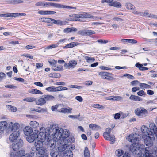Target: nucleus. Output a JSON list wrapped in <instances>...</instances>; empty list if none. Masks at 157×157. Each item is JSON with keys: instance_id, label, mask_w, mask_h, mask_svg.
Segmentation results:
<instances>
[{"instance_id": "46", "label": "nucleus", "mask_w": 157, "mask_h": 157, "mask_svg": "<svg viewBox=\"0 0 157 157\" xmlns=\"http://www.w3.org/2000/svg\"><path fill=\"white\" fill-rule=\"evenodd\" d=\"M52 69L54 71H61L63 70V67L61 65H59L57 66H54L52 67Z\"/></svg>"}, {"instance_id": "28", "label": "nucleus", "mask_w": 157, "mask_h": 157, "mask_svg": "<svg viewBox=\"0 0 157 157\" xmlns=\"http://www.w3.org/2000/svg\"><path fill=\"white\" fill-rule=\"evenodd\" d=\"M44 96L46 102L47 101H53L55 99V97L52 95L48 94L45 95Z\"/></svg>"}, {"instance_id": "6", "label": "nucleus", "mask_w": 157, "mask_h": 157, "mask_svg": "<svg viewBox=\"0 0 157 157\" xmlns=\"http://www.w3.org/2000/svg\"><path fill=\"white\" fill-rule=\"evenodd\" d=\"M111 131V129L110 128H106L103 134V136L105 140L110 141L111 144H113L115 141V137L114 135H110Z\"/></svg>"}, {"instance_id": "62", "label": "nucleus", "mask_w": 157, "mask_h": 157, "mask_svg": "<svg viewBox=\"0 0 157 157\" xmlns=\"http://www.w3.org/2000/svg\"><path fill=\"white\" fill-rule=\"evenodd\" d=\"M138 95L140 96H143L145 95V93L143 90H141L139 91L137 93Z\"/></svg>"}, {"instance_id": "51", "label": "nucleus", "mask_w": 157, "mask_h": 157, "mask_svg": "<svg viewBox=\"0 0 157 157\" xmlns=\"http://www.w3.org/2000/svg\"><path fill=\"white\" fill-rule=\"evenodd\" d=\"M45 90L49 92H55V87L53 86H51L49 87L46 88Z\"/></svg>"}, {"instance_id": "21", "label": "nucleus", "mask_w": 157, "mask_h": 157, "mask_svg": "<svg viewBox=\"0 0 157 157\" xmlns=\"http://www.w3.org/2000/svg\"><path fill=\"white\" fill-rule=\"evenodd\" d=\"M8 125V123L6 121H1L0 122V131H3L6 128Z\"/></svg>"}, {"instance_id": "27", "label": "nucleus", "mask_w": 157, "mask_h": 157, "mask_svg": "<svg viewBox=\"0 0 157 157\" xmlns=\"http://www.w3.org/2000/svg\"><path fill=\"white\" fill-rule=\"evenodd\" d=\"M69 135V132L67 130H63V132L62 135V137L61 138H62L63 139H66V138L68 137Z\"/></svg>"}, {"instance_id": "18", "label": "nucleus", "mask_w": 157, "mask_h": 157, "mask_svg": "<svg viewBox=\"0 0 157 157\" xmlns=\"http://www.w3.org/2000/svg\"><path fill=\"white\" fill-rule=\"evenodd\" d=\"M56 12L54 11H43L39 10L38 11V13L40 15H53L56 13Z\"/></svg>"}, {"instance_id": "2", "label": "nucleus", "mask_w": 157, "mask_h": 157, "mask_svg": "<svg viewBox=\"0 0 157 157\" xmlns=\"http://www.w3.org/2000/svg\"><path fill=\"white\" fill-rule=\"evenodd\" d=\"M23 144L22 140L19 139L16 143H13L12 145L13 149L10 156L11 157H21V156L25 155V152L24 150H19V148L21 147Z\"/></svg>"}, {"instance_id": "12", "label": "nucleus", "mask_w": 157, "mask_h": 157, "mask_svg": "<svg viewBox=\"0 0 157 157\" xmlns=\"http://www.w3.org/2000/svg\"><path fill=\"white\" fill-rule=\"evenodd\" d=\"M77 64V62L75 60L70 61L68 63H65L64 67L67 69H69L74 68Z\"/></svg>"}, {"instance_id": "42", "label": "nucleus", "mask_w": 157, "mask_h": 157, "mask_svg": "<svg viewBox=\"0 0 157 157\" xmlns=\"http://www.w3.org/2000/svg\"><path fill=\"white\" fill-rule=\"evenodd\" d=\"M90 145V146L92 147H91V148L90 149V151H91V155H94V151L93 150L95 148V144L94 142L93 141H91Z\"/></svg>"}, {"instance_id": "39", "label": "nucleus", "mask_w": 157, "mask_h": 157, "mask_svg": "<svg viewBox=\"0 0 157 157\" xmlns=\"http://www.w3.org/2000/svg\"><path fill=\"white\" fill-rule=\"evenodd\" d=\"M102 18L99 17L93 16L91 14H89V21H92L93 20L100 19Z\"/></svg>"}, {"instance_id": "11", "label": "nucleus", "mask_w": 157, "mask_h": 157, "mask_svg": "<svg viewBox=\"0 0 157 157\" xmlns=\"http://www.w3.org/2000/svg\"><path fill=\"white\" fill-rule=\"evenodd\" d=\"M39 131L37 129L35 130L34 131L33 133L31 134L30 135L27 136L26 137L27 140L30 143L33 142L35 140L37 134Z\"/></svg>"}, {"instance_id": "59", "label": "nucleus", "mask_w": 157, "mask_h": 157, "mask_svg": "<svg viewBox=\"0 0 157 157\" xmlns=\"http://www.w3.org/2000/svg\"><path fill=\"white\" fill-rule=\"evenodd\" d=\"M105 79L109 81H111L115 80V78L113 77L110 76V75H107Z\"/></svg>"}, {"instance_id": "56", "label": "nucleus", "mask_w": 157, "mask_h": 157, "mask_svg": "<svg viewBox=\"0 0 157 157\" xmlns=\"http://www.w3.org/2000/svg\"><path fill=\"white\" fill-rule=\"evenodd\" d=\"M84 157H88V149L87 147H86L84 151Z\"/></svg>"}, {"instance_id": "26", "label": "nucleus", "mask_w": 157, "mask_h": 157, "mask_svg": "<svg viewBox=\"0 0 157 157\" xmlns=\"http://www.w3.org/2000/svg\"><path fill=\"white\" fill-rule=\"evenodd\" d=\"M29 125L31 127L34 128H37L39 126V123L36 121H31L29 123Z\"/></svg>"}, {"instance_id": "16", "label": "nucleus", "mask_w": 157, "mask_h": 157, "mask_svg": "<svg viewBox=\"0 0 157 157\" xmlns=\"http://www.w3.org/2000/svg\"><path fill=\"white\" fill-rule=\"evenodd\" d=\"M24 134L26 136H28L31 134L33 132L32 128L30 126H26L23 129Z\"/></svg>"}, {"instance_id": "63", "label": "nucleus", "mask_w": 157, "mask_h": 157, "mask_svg": "<svg viewBox=\"0 0 157 157\" xmlns=\"http://www.w3.org/2000/svg\"><path fill=\"white\" fill-rule=\"evenodd\" d=\"M42 21L44 22L50 23V18H43Z\"/></svg>"}, {"instance_id": "25", "label": "nucleus", "mask_w": 157, "mask_h": 157, "mask_svg": "<svg viewBox=\"0 0 157 157\" xmlns=\"http://www.w3.org/2000/svg\"><path fill=\"white\" fill-rule=\"evenodd\" d=\"M129 99L132 100L136 101H142L143 100L138 96L131 95L129 97Z\"/></svg>"}, {"instance_id": "7", "label": "nucleus", "mask_w": 157, "mask_h": 157, "mask_svg": "<svg viewBox=\"0 0 157 157\" xmlns=\"http://www.w3.org/2000/svg\"><path fill=\"white\" fill-rule=\"evenodd\" d=\"M140 136L136 133L132 134L130 135L127 138V140L133 144H139Z\"/></svg>"}, {"instance_id": "55", "label": "nucleus", "mask_w": 157, "mask_h": 157, "mask_svg": "<svg viewBox=\"0 0 157 157\" xmlns=\"http://www.w3.org/2000/svg\"><path fill=\"white\" fill-rule=\"evenodd\" d=\"M37 148L36 146L33 147L31 148V154H33V155L35 152H36L37 153Z\"/></svg>"}, {"instance_id": "10", "label": "nucleus", "mask_w": 157, "mask_h": 157, "mask_svg": "<svg viewBox=\"0 0 157 157\" xmlns=\"http://www.w3.org/2000/svg\"><path fill=\"white\" fill-rule=\"evenodd\" d=\"M135 113L138 116H143L148 114L147 111L143 107L138 108L135 110Z\"/></svg>"}, {"instance_id": "5", "label": "nucleus", "mask_w": 157, "mask_h": 157, "mask_svg": "<svg viewBox=\"0 0 157 157\" xmlns=\"http://www.w3.org/2000/svg\"><path fill=\"white\" fill-rule=\"evenodd\" d=\"M139 157H157V147H154L152 150L149 147L146 148L144 153Z\"/></svg>"}, {"instance_id": "19", "label": "nucleus", "mask_w": 157, "mask_h": 157, "mask_svg": "<svg viewBox=\"0 0 157 157\" xmlns=\"http://www.w3.org/2000/svg\"><path fill=\"white\" fill-rule=\"evenodd\" d=\"M139 144H133L130 146V150L132 153H135L136 154V151H137L138 148L139 147Z\"/></svg>"}, {"instance_id": "31", "label": "nucleus", "mask_w": 157, "mask_h": 157, "mask_svg": "<svg viewBox=\"0 0 157 157\" xmlns=\"http://www.w3.org/2000/svg\"><path fill=\"white\" fill-rule=\"evenodd\" d=\"M109 5L110 6H114L117 8H121V4L119 2L117 1L112 2Z\"/></svg>"}, {"instance_id": "47", "label": "nucleus", "mask_w": 157, "mask_h": 157, "mask_svg": "<svg viewBox=\"0 0 157 157\" xmlns=\"http://www.w3.org/2000/svg\"><path fill=\"white\" fill-rule=\"evenodd\" d=\"M88 17V14L86 13H83L82 14H77V18H87Z\"/></svg>"}, {"instance_id": "17", "label": "nucleus", "mask_w": 157, "mask_h": 157, "mask_svg": "<svg viewBox=\"0 0 157 157\" xmlns=\"http://www.w3.org/2000/svg\"><path fill=\"white\" fill-rule=\"evenodd\" d=\"M122 97L119 96H113L105 98V99L112 101H119L122 100Z\"/></svg>"}, {"instance_id": "45", "label": "nucleus", "mask_w": 157, "mask_h": 157, "mask_svg": "<svg viewBox=\"0 0 157 157\" xmlns=\"http://www.w3.org/2000/svg\"><path fill=\"white\" fill-rule=\"evenodd\" d=\"M62 4L54 2H51V6L53 7H54L59 8H62Z\"/></svg>"}, {"instance_id": "23", "label": "nucleus", "mask_w": 157, "mask_h": 157, "mask_svg": "<svg viewBox=\"0 0 157 157\" xmlns=\"http://www.w3.org/2000/svg\"><path fill=\"white\" fill-rule=\"evenodd\" d=\"M79 43L78 42H72L70 43L67 44L63 47L64 49H67L68 48H71L74 47L75 46L79 45Z\"/></svg>"}, {"instance_id": "24", "label": "nucleus", "mask_w": 157, "mask_h": 157, "mask_svg": "<svg viewBox=\"0 0 157 157\" xmlns=\"http://www.w3.org/2000/svg\"><path fill=\"white\" fill-rule=\"evenodd\" d=\"M26 15V14L25 13H11V17L12 18H15L17 17L25 16Z\"/></svg>"}, {"instance_id": "30", "label": "nucleus", "mask_w": 157, "mask_h": 157, "mask_svg": "<svg viewBox=\"0 0 157 157\" xmlns=\"http://www.w3.org/2000/svg\"><path fill=\"white\" fill-rule=\"evenodd\" d=\"M59 45V43L56 44H53L51 45L47 46L44 49L45 50H48L52 49L53 48H55L58 47Z\"/></svg>"}, {"instance_id": "8", "label": "nucleus", "mask_w": 157, "mask_h": 157, "mask_svg": "<svg viewBox=\"0 0 157 157\" xmlns=\"http://www.w3.org/2000/svg\"><path fill=\"white\" fill-rule=\"evenodd\" d=\"M8 127L11 130L12 132L19 131L18 130L20 127L19 123L16 122H10L8 123Z\"/></svg>"}, {"instance_id": "50", "label": "nucleus", "mask_w": 157, "mask_h": 157, "mask_svg": "<svg viewBox=\"0 0 157 157\" xmlns=\"http://www.w3.org/2000/svg\"><path fill=\"white\" fill-rule=\"evenodd\" d=\"M102 23H103L100 22H93L90 23V26H91V27H95L98 25H101Z\"/></svg>"}, {"instance_id": "4", "label": "nucleus", "mask_w": 157, "mask_h": 157, "mask_svg": "<svg viewBox=\"0 0 157 157\" xmlns=\"http://www.w3.org/2000/svg\"><path fill=\"white\" fill-rule=\"evenodd\" d=\"M67 140L61 138L60 140L58 141L57 142V148H58L59 152L62 153L66 151L67 149H70L71 148H72L69 146L67 145L66 144Z\"/></svg>"}, {"instance_id": "33", "label": "nucleus", "mask_w": 157, "mask_h": 157, "mask_svg": "<svg viewBox=\"0 0 157 157\" xmlns=\"http://www.w3.org/2000/svg\"><path fill=\"white\" fill-rule=\"evenodd\" d=\"M136 67L138 68L141 71H145L148 70V68L147 67H143V64H140L139 63H136L135 65Z\"/></svg>"}, {"instance_id": "29", "label": "nucleus", "mask_w": 157, "mask_h": 157, "mask_svg": "<svg viewBox=\"0 0 157 157\" xmlns=\"http://www.w3.org/2000/svg\"><path fill=\"white\" fill-rule=\"evenodd\" d=\"M29 93L33 94H38L40 95H42L43 94V93L40 90L35 89H32L29 91Z\"/></svg>"}, {"instance_id": "35", "label": "nucleus", "mask_w": 157, "mask_h": 157, "mask_svg": "<svg viewBox=\"0 0 157 157\" xmlns=\"http://www.w3.org/2000/svg\"><path fill=\"white\" fill-rule=\"evenodd\" d=\"M99 75L102 78L105 79L107 75H111L112 74L106 72H99Z\"/></svg>"}, {"instance_id": "15", "label": "nucleus", "mask_w": 157, "mask_h": 157, "mask_svg": "<svg viewBox=\"0 0 157 157\" xmlns=\"http://www.w3.org/2000/svg\"><path fill=\"white\" fill-rule=\"evenodd\" d=\"M11 134L9 136V139L10 141L13 142L17 139L20 134V131H16L12 132Z\"/></svg>"}, {"instance_id": "37", "label": "nucleus", "mask_w": 157, "mask_h": 157, "mask_svg": "<svg viewBox=\"0 0 157 157\" xmlns=\"http://www.w3.org/2000/svg\"><path fill=\"white\" fill-rule=\"evenodd\" d=\"M139 86L142 89H148L151 88V86L145 83H140L139 84Z\"/></svg>"}, {"instance_id": "61", "label": "nucleus", "mask_w": 157, "mask_h": 157, "mask_svg": "<svg viewBox=\"0 0 157 157\" xmlns=\"http://www.w3.org/2000/svg\"><path fill=\"white\" fill-rule=\"evenodd\" d=\"M6 77V75L3 72L0 73V81L5 78Z\"/></svg>"}, {"instance_id": "41", "label": "nucleus", "mask_w": 157, "mask_h": 157, "mask_svg": "<svg viewBox=\"0 0 157 157\" xmlns=\"http://www.w3.org/2000/svg\"><path fill=\"white\" fill-rule=\"evenodd\" d=\"M88 33V30L84 29L78 31V34L82 36H86L87 35Z\"/></svg>"}, {"instance_id": "53", "label": "nucleus", "mask_w": 157, "mask_h": 157, "mask_svg": "<svg viewBox=\"0 0 157 157\" xmlns=\"http://www.w3.org/2000/svg\"><path fill=\"white\" fill-rule=\"evenodd\" d=\"M38 108L40 109H33V110L39 113H40L41 112H44L47 111V109H46L40 108V107H39Z\"/></svg>"}, {"instance_id": "22", "label": "nucleus", "mask_w": 157, "mask_h": 157, "mask_svg": "<svg viewBox=\"0 0 157 157\" xmlns=\"http://www.w3.org/2000/svg\"><path fill=\"white\" fill-rule=\"evenodd\" d=\"M62 155L64 157H72L73 154L72 151L70 149H67L66 151H64L62 153Z\"/></svg>"}, {"instance_id": "34", "label": "nucleus", "mask_w": 157, "mask_h": 157, "mask_svg": "<svg viewBox=\"0 0 157 157\" xmlns=\"http://www.w3.org/2000/svg\"><path fill=\"white\" fill-rule=\"evenodd\" d=\"M44 144V142L40 141L39 140H37V142L35 143V145L37 148H40L43 147Z\"/></svg>"}, {"instance_id": "3", "label": "nucleus", "mask_w": 157, "mask_h": 157, "mask_svg": "<svg viewBox=\"0 0 157 157\" xmlns=\"http://www.w3.org/2000/svg\"><path fill=\"white\" fill-rule=\"evenodd\" d=\"M49 133L50 135L52 136V140L56 143L61 139L63 129L61 128L57 127L56 125H51L49 127Z\"/></svg>"}, {"instance_id": "54", "label": "nucleus", "mask_w": 157, "mask_h": 157, "mask_svg": "<svg viewBox=\"0 0 157 157\" xmlns=\"http://www.w3.org/2000/svg\"><path fill=\"white\" fill-rule=\"evenodd\" d=\"M91 106L94 108L98 109H103L104 108L102 105L98 104H94L91 105Z\"/></svg>"}, {"instance_id": "48", "label": "nucleus", "mask_w": 157, "mask_h": 157, "mask_svg": "<svg viewBox=\"0 0 157 157\" xmlns=\"http://www.w3.org/2000/svg\"><path fill=\"white\" fill-rule=\"evenodd\" d=\"M126 77L130 79H134V77L132 75L129 74H125L121 76V78H123V77Z\"/></svg>"}, {"instance_id": "32", "label": "nucleus", "mask_w": 157, "mask_h": 157, "mask_svg": "<svg viewBox=\"0 0 157 157\" xmlns=\"http://www.w3.org/2000/svg\"><path fill=\"white\" fill-rule=\"evenodd\" d=\"M36 100V98L33 97H28L23 99L24 101L29 102L35 101Z\"/></svg>"}, {"instance_id": "14", "label": "nucleus", "mask_w": 157, "mask_h": 157, "mask_svg": "<svg viewBox=\"0 0 157 157\" xmlns=\"http://www.w3.org/2000/svg\"><path fill=\"white\" fill-rule=\"evenodd\" d=\"M35 101L37 105L40 106H42L46 103L44 95L40 97L37 99H36Z\"/></svg>"}, {"instance_id": "20", "label": "nucleus", "mask_w": 157, "mask_h": 157, "mask_svg": "<svg viewBox=\"0 0 157 157\" xmlns=\"http://www.w3.org/2000/svg\"><path fill=\"white\" fill-rule=\"evenodd\" d=\"M72 110V108L67 107V108H62L60 109L59 111L62 113L66 114L71 113Z\"/></svg>"}, {"instance_id": "43", "label": "nucleus", "mask_w": 157, "mask_h": 157, "mask_svg": "<svg viewBox=\"0 0 157 157\" xmlns=\"http://www.w3.org/2000/svg\"><path fill=\"white\" fill-rule=\"evenodd\" d=\"M124 153V151L120 149L116 150L115 152L116 155L118 156H121Z\"/></svg>"}, {"instance_id": "64", "label": "nucleus", "mask_w": 157, "mask_h": 157, "mask_svg": "<svg viewBox=\"0 0 157 157\" xmlns=\"http://www.w3.org/2000/svg\"><path fill=\"white\" fill-rule=\"evenodd\" d=\"M49 63L50 65L52 66H54L57 63V61L54 60H52L51 61H49Z\"/></svg>"}, {"instance_id": "60", "label": "nucleus", "mask_w": 157, "mask_h": 157, "mask_svg": "<svg viewBox=\"0 0 157 157\" xmlns=\"http://www.w3.org/2000/svg\"><path fill=\"white\" fill-rule=\"evenodd\" d=\"M69 87L71 88H76L77 89H80L82 88V87L80 86L75 85H70L69 86Z\"/></svg>"}, {"instance_id": "58", "label": "nucleus", "mask_w": 157, "mask_h": 157, "mask_svg": "<svg viewBox=\"0 0 157 157\" xmlns=\"http://www.w3.org/2000/svg\"><path fill=\"white\" fill-rule=\"evenodd\" d=\"M139 83V82L137 80L132 81L130 82L131 85L133 86H136Z\"/></svg>"}, {"instance_id": "36", "label": "nucleus", "mask_w": 157, "mask_h": 157, "mask_svg": "<svg viewBox=\"0 0 157 157\" xmlns=\"http://www.w3.org/2000/svg\"><path fill=\"white\" fill-rule=\"evenodd\" d=\"M8 2L10 4H15L22 3L23 1L22 0H11V1H8Z\"/></svg>"}, {"instance_id": "49", "label": "nucleus", "mask_w": 157, "mask_h": 157, "mask_svg": "<svg viewBox=\"0 0 157 157\" xmlns=\"http://www.w3.org/2000/svg\"><path fill=\"white\" fill-rule=\"evenodd\" d=\"M56 24L60 26H62L66 24V22L59 20H56Z\"/></svg>"}, {"instance_id": "13", "label": "nucleus", "mask_w": 157, "mask_h": 157, "mask_svg": "<svg viewBox=\"0 0 157 157\" xmlns=\"http://www.w3.org/2000/svg\"><path fill=\"white\" fill-rule=\"evenodd\" d=\"M89 128L90 131L89 133V136L92 133V131H97L101 129V127L100 126L91 123L89 124Z\"/></svg>"}, {"instance_id": "44", "label": "nucleus", "mask_w": 157, "mask_h": 157, "mask_svg": "<svg viewBox=\"0 0 157 157\" xmlns=\"http://www.w3.org/2000/svg\"><path fill=\"white\" fill-rule=\"evenodd\" d=\"M125 6L126 8L129 10H133L135 8V6L134 5L129 3H126Z\"/></svg>"}, {"instance_id": "9", "label": "nucleus", "mask_w": 157, "mask_h": 157, "mask_svg": "<svg viewBox=\"0 0 157 157\" xmlns=\"http://www.w3.org/2000/svg\"><path fill=\"white\" fill-rule=\"evenodd\" d=\"M48 146L50 147V149L51 150L50 155L52 157H57L59 155V153L57 150L56 146V142L53 141Z\"/></svg>"}, {"instance_id": "52", "label": "nucleus", "mask_w": 157, "mask_h": 157, "mask_svg": "<svg viewBox=\"0 0 157 157\" xmlns=\"http://www.w3.org/2000/svg\"><path fill=\"white\" fill-rule=\"evenodd\" d=\"M44 2L38 1L35 3V5L36 6L44 7Z\"/></svg>"}, {"instance_id": "40", "label": "nucleus", "mask_w": 157, "mask_h": 157, "mask_svg": "<svg viewBox=\"0 0 157 157\" xmlns=\"http://www.w3.org/2000/svg\"><path fill=\"white\" fill-rule=\"evenodd\" d=\"M45 149L43 147L40 148H37V154L38 153L41 155H43L45 152Z\"/></svg>"}, {"instance_id": "57", "label": "nucleus", "mask_w": 157, "mask_h": 157, "mask_svg": "<svg viewBox=\"0 0 157 157\" xmlns=\"http://www.w3.org/2000/svg\"><path fill=\"white\" fill-rule=\"evenodd\" d=\"M0 17H4L6 18L11 17V13H7L0 14Z\"/></svg>"}, {"instance_id": "1", "label": "nucleus", "mask_w": 157, "mask_h": 157, "mask_svg": "<svg viewBox=\"0 0 157 157\" xmlns=\"http://www.w3.org/2000/svg\"><path fill=\"white\" fill-rule=\"evenodd\" d=\"M49 128L47 127L44 128L43 127L39 128V132L37 134L36 137L37 140L44 142V144L48 146L52 143V142H55L52 140V137L50 136Z\"/></svg>"}, {"instance_id": "38", "label": "nucleus", "mask_w": 157, "mask_h": 157, "mask_svg": "<svg viewBox=\"0 0 157 157\" xmlns=\"http://www.w3.org/2000/svg\"><path fill=\"white\" fill-rule=\"evenodd\" d=\"M6 107L11 112H15L17 110L16 107L10 105H7Z\"/></svg>"}]
</instances>
